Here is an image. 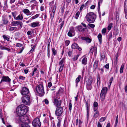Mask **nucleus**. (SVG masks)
<instances>
[{"instance_id":"13d9d810","label":"nucleus","mask_w":127,"mask_h":127,"mask_svg":"<svg viewBox=\"0 0 127 127\" xmlns=\"http://www.w3.org/2000/svg\"><path fill=\"white\" fill-rule=\"evenodd\" d=\"M44 101L45 103L46 104H48L49 101L47 99H45L44 100Z\"/></svg>"},{"instance_id":"1a4fd4ad","label":"nucleus","mask_w":127,"mask_h":127,"mask_svg":"<svg viewBox=\"0 0 127 127\" xmlns=\"http://www.w3.org/2000/svg\"><path fill=\"white\" fill-rule=\"evenodd\" d=\"M93 81V79L91 77H89L88 78L87 81V88L88 90H90L92 88L91 84Z\"/></svg>"},{"instance_id":"e2e57ef3","label":"nucleus","mask_w":127,"mask_h":127,"mask_svg":"<svg viewBox=\"0 0 127 127\" xmlns=\"http://www.w3.org/2000/svg\"><path fill=\"white\" fill-rule=\"evenodd\" d=\"M118 122V119H116V120L115 123V127H116V126H117Z\"/></svg>"},{"instance_id":"5701e85b","label":"nucleus","mask_w":127,"mask_h":127,"mask_svg":"<svg viewBox=\"0 0 127 127\" xmlns=\"http://www.w3.org/2000/svg\"><path fill=\"white\" fill-rule=\"evenodd\" d=\"M83 39L86 40V42L87 43H90L92 41V39L88 37H83Z\"/></svg>"},{"instance_id":"f704fd0d","label":"nucleus","mask_w":127,"mask_h":127,"mask_svg":"<svg viewBox=\"0 0 127 127\" xmlns=\"http://www.w3.org/2000/svg\"><path fill=\"white\" fill-rule=\"evenodd\" d=\"M81 76L80 75H79L78 77L77 78L76 80V83L79 82L80 80Z\"/></svg>"},{"instance_id":"f257e3e1","label":"nucleus","mask_w":127,"mask_h":127,"mask_svg":"<svg viewBox=\"0 0 127 127\" xmlns=\"http://www.w3.org/2000/svg\"><path fill=\"white\" fill-rule=\"evenodd\" d=\"M28 107L22 104L19 105L17 108L16 111L18 116H21L25 115L27 112Z\"/></svg>"},{"instance_id":"a878e982","label":"nucleus","mask_w":127,"mask_h":127,"mask_svg":"<svg viewBox=\"0 0 127 127\" xmlns=\"http://www.w3.org/2000/svg\"><path fill=\"white\" fill-rule=\"evenodd\" d=\"M102 35L100 33H99L97 36V38L100 44H101L102 42Z\"/></svg>"},{"instance_id":"58836bf2","label":"nucleus","mask_w":127,"mask_h":127,"mask_svg":"<svg viewBox=\"0 0 127 127\" xmlns=\"http://www.w3.org/2000/svg\"><path fill=\"white\" fill-rule=\"evenodd\" d=\"M106 29L105 28L103 29L101 31V32L103 34L105 35L106 32Z\"/></svg>"},{"instance_id":"3c124183","label":"nucleus","mask_w":127,"mask_h":127,"mask_svg":"<svg viewBox=\"0 0 127 127\" xmlns=\"http://www.w3.org/2000/svg\"><path fill=\"white\" fill-rule=\"evenodd\" d=\"M70 43L69 41L68 40L66 41L65 42V45L66 46H68Z\"/></svg>"},{"instance_id":"5fc2aeb1","label":"nucleus","mask_w":127,"mask_h":127,"mask_svg":"<svg viewBox=\"0 0 127 127\" xmlns=\"http://www.w3.org/2000/svg\"><path fill=\"white\" fill-rule=\"evenodd\" d=\"M16 46H17V47H20L22 46V44H21L19 43H17L16 44Z\"/></svg>"},{"instance_id":"6e6d98bb","label":"nucleus","mask_w":127,"mask_h":127,"mask_svg":"<svg viewBox=\"0 0 127 127\" xmlns=\"http://www.w3.org/2000/svg\"><path fill=\"white\" fill-rule=\"evenodd\" d=\"M109 64H107L105 65L104 67L106 69H108L109 68Z\"/></svg>"},{"instance_id":"a211bd4d","label":"nucleus","mask_w":127,"mask_h":127,"mask_svg":"<svg viewBox=\"0 0 127 127\" xmlns=\"http://www.w3.org/2000/svg\"><path fill=\"white\" fill-rule=\"evenodd\" d=\"M98 61L97 60H96L95 62L93 65V69L94 71H95L96 69L98 67Z\"/></svg>"},{"instance_id":"393cba45","label":"nucleus","mask_w":127,"mask_h":127,"mask_svg":"<svg viewBox=\"0 0 127 127\" xmlns=\"http://www.w3.org/2000/svg\"><path fill=\"white\" fill-rule=\"evenodd\" d=\"M82 63L84 65L87 64V58L85 57L83 58L82 61Z\"/></svg>"},{"instance_id":"423d86ee","label":"nucleus","mask_w":127,"mask_h":127,"mask_svg":"<svg viewBox=\"0 0 127 127\" xmlns=\"http://www.w3.org/2000/svg\"><path fill=\"white\" fill-rule=\"evenodd\" d=\"M63 108L61 106H59L57 108L55 113L56 116L60 117L61 116L63 112Z\"/></svg>"},{"instance_id":"6e6552de","label":"nucleus","mask_w":127,"mask_h":127,"mask_svg":"<svg viewBox=\"0 0 127 127\" xmlns=\"http://www.w3.org/2000/svg\"><path fill=\"white\" fill-rule=\"evenodd\" d=\"M32 125L34 127H40L41 125V123L39 118H36L33 121Z\"/></svg>"},{"instance_id":"0e129e2a","label":"nucleus","mask_w":127,"mask_h":127,"mask_svg":"<svg viewBox=\"0 0 127 127\" xmlns=\"http://www.w3.org/2000/svg\"><path fill=\"white\" fill-rule=\"evenodd\" d=\"M52 86V84L51 82H49L48 83V86L49 88H50Z\"/></svg>"},{"instance_id":"774afa93","label":"nucleus","mask_w":127,"mask_h":127,"mask_svg":"<svg viewBox=\"0 0 127 127\" xmlns=\"http://www.w3.org/2000/svg\"><path fill=\"white\" fill-rule=\"evenodd\" d=\"M124 89H125V92L126 93H127V85H126L125 86V87Z\"/></svg>"},{"instance_id":"cd10ccee","label":"nucleus","mask_w":127,"mask_h":127,"mask_svg":"<svg viewBox=\"0 0 127 127\" xmlns=\"http://www.w3.org/2000/svg\"><path fill=\"white\" fill-rule=\"evenodd\" d=\"M12 16L14 17V18L15 20L16 18V16L17 15V12L16 11L14 12H12L11 13Z\"/></svg>"},{"instance_id":"f8f14e48","label":"nucleus","mask_w":127,"mask_h":127,"mask_svg":"<svg viewBox=\"0 0 127 127\" xmlns=\"http://www.w3.org/2000/svg\"><path fill=\"white\" fill-rule=\"evenodd\" d=\"M65 61V59L64 58H63L61 60L59 63V65L60 66L59 68V71H61L63 69L64 64L63 63Z\"/></svg>"},{"instance_id":"dca6fc26","label":"nucleus","mask_w":127,"mask_h":127,"mask_svg":"<svg viewBox=\"0 0 127 127\" xmlns=\"http://www.w3.org/2000/svg\"><path fill=\"white\" fill-rule=\"evenodd\" d=\"M124 9L125 13V17L127 19V0H125Z\"/></svg>"},{"instance_id":"8fccbe9b","label":"nucleus","mask_w":127,"mask_h":127,"mask_svg":"<svg viewBox=\"0 0 127 127\" xmlns=\"http://www.w3.org/2000/svg\"><path fill=\"white\" fill-rule=\"evenodd\" d=\"M3 23L4 24H7L8 22L7 20L6 19H4L3 20Z\"/></svg>"},{"instance_id":"ea45409f","label":"nucleus","mask_w":127,"mask_h":127,"mask_svg":"<svg viewBox=\"0 0 127 127\" xmlns=\"http://www.w3.org/2000/svg\"><path fill=\"white\" fill-rule=\"evenodd\" d=\"M106 118V117H102L99 120V121L100 122H102L105 120Z\"/></svg>"},{"instance_id":"6ab92c4d","label":"nucleus","mask_w":127,"mask_h":127,"mask_svg":"<svg viewBox=\"0 0 127 127\" xmlns=\"http://www.w3.org/2000/svg\"><path fill=\"white\" fill-rule=\"evenodd\" d=\"M23 18V14H20L16 17L15 20H22Z\"/></svg>"},{"instance_id":"f3484780","label":"nucleus","mask_w":127,"mask_h":127,"mask_svg":"<svg viewBox=\"0 0 127 127\" xmlns=\"http://www.w3.org/2000/svg\"><path fill=\"white\" fill-rule=\"evenodd\" d=\"M54 104L56 106H59L61 105V101H59L58 99H54Z\"/></svg>"},{"instance_id":"052dcab7","label":"nucleus","mask_w":127,"mask_h":127,"mask_svg":"<svg viewBox=\"0 0 127 127\" xmlns=\"http://www.w3.org/2000/svg\"><path fill=\"white\" fill-rule=\"evenodd\" d=\"M86 107H89V104L88 101H87L86 102Z\"/></svg>"},{"instance_id":"2f4dec72","label":"nucleus","mask_w":127,"mask_h":127,"mask_svg":"<svg viewBox=\"0 0 127 127\" xmlns=\"http://www.w3.org/2000/svg\"><path fill=\"white\" fill-rule=\"evenodd\" d=\"M100 76L99 75H98L97 76V86L98 85H99L100 84Z\"/></svg>"},{"instance_id":"e433bc0d","label":"nucleus","mask_w":127,"mask_h":127,"mask_svg":"<svg viewBox=\"0 0 127 127\" xmlns=\"http://www.w3.org/2000/svg\"><path fill=\"white\" fill-rule=\"evenodd\" d=\"M124 65L122 64L121 66L120 69V72L121 73H122L123 72V69L124 68Z\"/></svg>"},{"instance_id":"680f3d73","label":"nucleus","mask_w":127,"mask_h":127,"mask_svg":"<svg viewBox=\"0 0 127 127\" xmlns=\"http://www.w3.org/2000/svg\"><path fill=\"white\" fill-rule=\"evenodd\" d=\"M102 125L99 122H98L97 123V127H102Z\"/></svg>"},{"instance_id":"39448f33","label":"nucleus","mask_w":127,"mask_h":127,"mask_svg":"<svg viewBox=\"0 0 127 127\" xmlns=\"http://www.w3.org/2000/svg\"><path fill=\"white\" fill-rule=\"evenodd\" d=\"M107 87H104L102 88L100 95V97L101 100L103 101L104 100L105 95L107 93Z\"/></svg>"},{"instance_id":"ddd939ff","label":"nucleus","mask_w":127,"mask_h":127,"mask_svg":"<svg viewBox=\"0 0 127 127\" xmlns=\"http://www.w3.org/2000/svg\"><path fill=\"white\" fill-rule=\"evenodd\" d=\"M71 48L73 49H77L79 51H81L82 50L81 48L76 43L73 44L71 46Z\"/></svg>"},{"instance_id":"4d7b16f0","label":"nucleus","mask_w":127,"mask_h":127,"mask_svg":"<svg viewBox=\"0 0 127 127\" xmlns=\"http://www.w3.org/2000/svg\"><path fill=\"white\" fill-rule=\"evenodd\" d=\"M84 7H85L84 4H83L81 5L80 8V9L81 11L83 9Z\"/></svg>"},{"instance_id":"c756f323","label":"nucleus","mask_w":127,"mask_h":127,"mask_svg":"<svg viewBox=\"0 0 127 127\" xmlns=\"http://www.w3.org/2000/svg\"><path fill=\"white\" fill-rule=\"evenodd\" d=\"M113 77H112L111 78H110V80H109V84L108 85V87L109 88L111 86V83L112 82V81L113 80Z\"/></svg>"},{"instance_id":"bb28decb","label":"nucleus","mask_w":127,"mask_h":127,"mask_svg":"<svg viewBox=\"0 0 127 127\" xmlns=\"http://www.w3.org/2000/svg\"><path fill=\"white\" fill-rule=\"evenodd\" d=\"M26 123L21 124V127H30V126Z\"/></svg>"},{"instance_id":"7ed1b4c3","label":"nucleus","mask_w":127,"mask_h":127,"mask_svg":"<svg viewBox=\"0 0 127 127\" xmlns=\"http://www.w3.org/2000/svg\"><path fill=\"white\" fill-rule=\"evenodd\" d=\"M36 92L39 95L42 96L44 95V89L42 85H39L36 87Z\"/></svg>"},{"instance_id":"37998d69","label":"nucleus","mask_w":127,"mask_h":127,"mask_svg":"<svg viewBox=\"0 0 127 127\" xmlns=\"http://www.w3.org/2000/svg\"><path fill=\"white\" fill-rule=\"evenodd\" d=\"M103 0H99L98 2V9L100 8V3H101L102 2Z\"/></svg>"},{"instance_id":"c85d7f7f","label":"nucleus","mask_w":127,"mask_h":127,"mask_svg":"<svg viewBox=\"0 0 127 127\" xmlns=\"http://www.w3.org/2000/svg\"><path fill=\"white\" fill-rule=\"evenodd\" d=\"M112 25L113 23H110L107 27V29L108 30L110 31L111 30Z\"/></svg>"},{"instance_id":"bf43d9fd","label":"nucleus","mask_w":127,"mask_h":127,"mask_svg":"<svg viewBox=\"0 0 127 127\" xmlns=\"http://www.w3.org/2000/svg\"><path fill=\"white\" fill-rule=\"evenodd\" d=\"M5 48L6 47L4 46H0V48L1 50H5Z\"/></svg>"},{"instance_id":"4468645a","label":"nucleus","mask_w":127,"mask_h":127,"mask_svg":"<svg viewBox=\"0 0 127 127\" xmlns=\"http://www.w3.org/2000/svg\"><path fill=\"white\" fill-rule=\"evenodd\" d=\"M12 23L14 26H16L19 25L21 27H22V22L19 21H13Z\"/></svg>"},{"instance_id":"79ce46f5","label":"nucleus","mask_w":127,"mask_h":127,"mask_svg":"<svg viewBox=\"0 0 127 127\" xmlns=\"http://www.w3.org/2000/svg\"><path fill=\"white\" fill-rule=\"evenodd\" d=\"M58 120H59V122L57 124V127H60L61 126V121L58 118Z\"/></svg>"},{"instance_id":"aec40b11","label":"nucleus","mask_w":127,"mask_h":127,"mask_svg":"<svg viewBox=\"0 0 127 127\" xmlns=\"http://www.w3.org/2000/svg\"><path fill=\"white\" fill-rule=\"evenodd\" d=\"M97 108H94V111L95 112L94 116L95 118H97L99 115V112L97 110Z\"/></svg>"},{"instance_id":"9d476101","label":"nucleus","mask_w":127,"mask_h":127,"mask_svg":"<svg viewBox=\"0 0 127 127\" xmlns=\"http://www.w3.org/2000/svg\"><path fill=\"white\" fill-rule=\"evenodd\" d=\"M29 92V89L25 87H24L22 88L21 91V94L22 95H24L28 94Z\"/></svg>"},{"instance_id":"603ef678","label":"nucleus","mask_w":127,"mask_h":127,"mask_svg":"<svg viewBox=\"0 0 127 127\" xmlns=\"http://www.w3.org/2000/svg\"><path fill=\"white\" fill-rule=\"evenodd\" d=\"M69 108L70 111L71 110L72 108V104L71 102L69 103Z\"/></svg>"},{"instance_id":"20e7f679","label":"nucleus","mask_w":127,"mask_h":127,"mask_svg":"<svg viewBox=\"0 0 127 127\" xmlns=\"http://www.w3.org/2000/svg\"><path fill=\"white\" fill-rule=\"evenodd\" d=\"M22 102L23 103L27 105H29L30 103V98L29 95H27L22 98Z\"/></svg>"},{"instance_id":"69168bd1","label":"nucleus","mask_w":127,"mask_h":127,"mask_svg":"<svg viewBox=\"0 0 127 127\" xmlns=\"http://www.w3.org/2000/svg\"><path fill=\"white\" fill-rule=\"evenodd\" d=\"M27 33L28 35H31L32 34L31 32L30 31H28L27 32Z\"/></svg>"},{"instance_id":"9b49d317","label":"nucleus","mask_w":127,"mask_h":127,"mask_svg":"<svg viewBox=\"0 0 127 127\" xmlns=\"http://www.w3.org/2000/svg\"><path fill=\"white\" fill-rule=\"evenodd\" d=\"M75 34L74 28L73 27H72L70 28V30L68 33V35L69 36L71 37L74 36Z\"/></svg>"},{"instance_id":"c03bdc74","label":"nucleus","mask_w":127,"mask_h":127,"mask_svg":"<svg viewBox=\"0 0 127 127\" xmlns=\"http://www.w3.org/2000/svg\"><path fill=\"white\" fill-rule=\"evenodd\" d=\"M79 56V55H77L74 56V57L73 58V60L74 61H76L78 59V57Z\"/></svg>"},{"instance_id":"4be33fe9","label":"nucleus","mask_w":127,"mask_h":127,"mask_svg":"<svg viewBox=\"0 0 127 127\" xmlns=\"http://www.w3.org/2000/svg\"><path fill=\"white\" fill-rule=\"evenodd\" d=\"M23 12L27 15H30L31 14V13L30 12L29 10L27 9H25L23 10Z\"/></svg>"},{"instance_id":"09e8293b","label":"nucleus","mask_w":127,"mask_h":127,"mask_svg":"<svg viewBox=\"0 0 127 127\" xmlns=\"http://www.w3.org/2000/svg\"><path fill=\"white\" fill-rule=\"evenodd\" d=\"M112 37V33H110L108 35V40L109 41Z\"/></svg>"},{"instance_id":"a18cd8bd","label":"nucleus","mask_w":127,"mask_h":127,"mask_svg":"<svg viewBox=\"0 0 127 127\" xmlns=\"http://www.w3.org/2000/svg\"><path fill=\"white\" fill-rule=\"evenodd\" d=\"M25 77L22 76H19V79L22 80H25Z\"/></svg>"},{"instance_id":"49530a36","label":"nucleus","mask_w":127,"mask_h":127,"mask_svg":"<svg viewBox=\"0 0 127 127\" xmlns=\"http://www.w3.org/2000/svg\"><path fill=\"white\" fill-rule=\"evenodd\" d=\"M17 29V28L16 27H11L9 28V30L10 31H13L14 30H16Z\"/></svg>"},{"instance_id":"2eb2a0df","label":"nucleus","mask_w":127,"mask_h":127,"mask_svg":"<svg viewBox=\"0 0 127 127\" xmlns=\"http://www.w3.org/2000/svg\"><path fill=\"white\" fill-rule=\"evenodd\" d=\"M10 79L8 77L4 76L2 78L0 82L1 83L2 81H5L7 82H10Z\"/></svg>"},{"instance_id":"c9c22d12","label":"nucleus","mask_w":127,"mask_h":127,"mask_svg":"<svg viewBox=\"0 0 127 127\" xmlns=\"http://www.w3.org/2000/svg\"><path fill=\"white\" fill-rule=\"evenodd\" d=\"M3 37L4 39H5L7 41H9V38L6 35H3Z\"/></svg>"},{"instance_id":"473e14b6","label":"nucleus","mask_w":127,"mask_h":127,"mask_svg":"<svg viewBox=\"0 0 127 127\" xmlns=\"http://www.w3.org/2000/svg\"><path fill=\"white\" fill-rule=\"evenodd\" d=\"M52 51L54 55H55L57 54V51L56 50H55L54 48H52Z\"/></svg>"},{"instance_id":"7c9ffc66","label":"nucleus","mask_w":127,"mask_h":127,"mask_svg":"<svg viewBox=\"0 0 127 127\" xmlns=\"http://www.w3.org/2000/svg\"><path fill=\"white\" fill-rule=\"evenodd\" d=\"M87 108V120H88V119L89 117V107H86Z\"/></svg>"},{"instance_id":"412c9836","label":"nucleus","mask_w":127,"mask_h":127,"mask_svg":"<svg viewBox=\"0 0 127 127\" xmlns=\"http://www.w3.org/2000/svg\"><path fill=\"white\" fill-rule=\"evenodd\" d=\"M39 24L38 22H34L31 24V26L33 28H34L37 26Z\"/></svg>"},{"instance_id":"f03ea898","label":"nucleus","mask_w":127,"mask_h":127,"mask_svg":"<svg viewBox=\"0 0 127 127\" xmlns=\"http://www.w3.org/2000/svg\"><path fill=\"white\" fill-rule=\"evenodd\" d=\"M95 17L96 15L94 13L91 12L87 14L85 18L89 22L93 23L95 20Z\"/></svg>"},{"instance_id":"0eeeda50","label":"nucleus","mask_w":127,"mask_h":127,"mask_svg":"<svg viewBox=\"0 0 127 127\" xmlns=\"http://www.w3.org/2000/svg\"><path fill=\"white\" fill-rule=\"evenodd\" d=\"M18 122L20 123H27L26 122L28 121V118L27 116L24 115L23 116H21L18 118Z\"/></svg>"},{"instance_id":"72a5a7b5","label":"nucleus","mask_w":127,"mask_h":127,"mask_svg":"<svg viewBox=\"0 0 127 127\" xmlns=\"http://www.w3.org/2000/svg\"><path fill=\"white\" fill-rule=\"evenodd\" d=\"M37 70V68L36 67H34L33 69V70L32 71V76H33L34 74H35V73L36 72V71Z\"/></svg>"},{"instance_id":"b1692460","label":"nucleus","mask_w":127,"mask_h":127,"mask_svg":"<svg viewBox=\"0 0 127 127\" xmlns=\"http://www.w3.org/2000/svg\"><path fill=\"white\" fill-rule=\"evenodd\" d=\"M78 30L80 32H84L85 29L84 28H82L81 26H79L77 27Z\"/></svg>"},{"instance_id":"864d4df0","label":"nucleus","mask_w":127,"mask_h":127,"mask_svg":"<svg viewBox=\"0 0 127 127\" xmlns=\"http://www.w3.org/2000/svg\"><path fill=\"white\" fill-rule=\"evenodd\" d=\"M64 21H63L61 23V24H60V25L61 26H60V29L61 30L62 29V28L63 27L64 25Z\"/></svg>"},{"instance_id":"a19ab883","label":"nucleus","mask_w":127,"mask_h":127,"mask_svg":"<svg viewBox=\"0 0 127 127\" xmlns=\"http://www.w3.org/2000/svg\"><path fill=\"white\" fill-rule=\"evenodd\" d=\"M93 106L94 107V108H97L98 106V103L96 102H94L93 104Z\"/></svg>"},{"instance_id":"4c0bfd02","label":"nucleus","mask_w":127,"mask_h":127,"mask_svg":"<svg viewBox=\"0 0 127 127\" xmlns=\"http://www.w3.org/2000/svg\"><path fill=\"white\" fill-rule=\"evenodd\" d=\"M39 16V14H37L36 15H35L32 17L31 18V20L37 18Z\"/></svg>"},{"instance_id":"de8ad7c7","label":"nucleus","mask_w":127,"mask_h":127,"mask_svg":"<svg viewBox=\"0 0 127 127\" xmlns=\"http://www.w3.org/2000/svg\"><path fill=\"white\" fill-rule=\"evenodd\" d=\"M88 25L91 27L92 28H94L95 27V25L93 24H89Z\"/></svg>"},{"instance_id":"338daca9","label":"nucleus","mask_w":127,"mask_h":127,"mask_svg":"<svg viewBox=\"0 0 127 127\" xmlns=\"http://www.w3.org/2000/svg\"><path fill=\"white\" fill-rule=\"evenodd\" d=\"M95 7V6L94 5H92L90 7V8L91 9H94Z\"/></svg>"}]
</instances>
